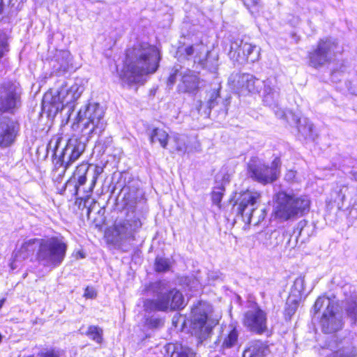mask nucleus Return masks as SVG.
I'll return each instance as SVG.
<instances>
[{"mask_svg":"<svg viewBox=\"0 0 357 357\" xmlns=\"http://www.w3.org/2000/svg\"><path fill=\"white\" fill-rule=\"evenodd\" d=\"M143 291L147 296H153V298L143 300L144 325L149 328H156L163 324L162 319L155 312L173 311L185 307L183 294L176 289H169L165 280L150 282L144 286Z\"/></svg>","mask_w":357,"mask_h":357,"instance_id":"1","label":"nucleus"},{"mask_svg":"<svg viewBox=\"0 0 357 357\" xmlns=\"http://www.w3.org/2000/svg\"><path fill=\"white\" fill-rule=\"evenodd\" d=\"M159 61V52L155 46L138 43L127 50L123 79L130 84L139 82L142 76L156 71Z\"/></svg>","mask_w":357,"mask_h":357,"instance_id":"2","label":"nucleus"},{"mask_svg":"<svg viewBox=\"0 0 357 357\" xmlns=\"http://www.w3.org/2000/svg\"><path fill=\"white\" fill-rule=\"evenodd\" d=\"M36 260L45 267L56 268L63 261L68 249L67 243L61 235L39 239Z\"/></svg>","mask_w":357,"mask_h":357,"instance_id":"3","label":"nucleus"},{"mask_svg":"<svg viewBox=\"0 0 357 357\" xmlns=\"http://www.w3.org/2000/svg\"><path fill=\"white\" fill-rule=\"evenodd\" d=\"M220 316L215 314L213 307L207 302L200 301L191 310L192 333L199 340L200 342L208 338Z\"/></svg>","mask_w":357,"mask_h":357,"instance_id":"4","label":"nucleus"},{"mask_svg":"<svg viewBox=\"0 0 357 357\" xmlns=\"http://www.w3.org/2000/svg\"><path fill=\"white\" fill-rule=\"evenodd\" d=\"M310 201L307 196L289 195L279 192L276 195L274 213L278 218L288 220L303 215L310 209Z\"/></svg>","mask_w":357,"mask_h":357,"instance_id":"5","label":"nucleus"},{"mask_svg":"<svg viewBox=\"0 0 357 357\" xmlns=\"http://www.w3.org/2000/svg\"><path fill=\"white\" fill-rule=\"evenodd\" d=\"M84 90L82 81L79 79L70 86L66 84L62 85L56 91V93L52 95L51 93L45 94L43 100V107H48L50 112L57 113L61 111L65 106H67L77 100Z\"/></svg>","mask_w":357,"mask_h":357,"instance_id":"6","label":"nucleus"},{"mask_svg":"<svg viewBox=\"0 0 357 357\" xmlns=\"http://www.w3.org/2000/svg\"><path fill=\"white\" fill-rule=\"evenodd\" d=\"M342 52L343 47L336 38L324 37L320 38L308 52V64L314 68H319L331 63Z\"/></svg>","mask_w":357,"mask_h":357,"instance_id":"7","label":"nucleus"},{"mask_svg":"<svg viewBox=\"0 0 357 357\" xmlns=\"http://www.w3.org/2000/svg\"><path fill=\"white\" fill-rule=\"evenodd\" d=\"M260 199L257 191L247 190L240 195L236 201L237 213L245 223L257 225L265 218V209L259 208Z\"/></svg>","mask_w":357,"mask_h":357,"instance_id":"8","label":"nucleus"},{"mask_svg":"<svg viewBox=\"0 0 357 357\" xmlns=\"http://www.w3.org/2000/svg\"><path fill=\"white\" fill-rule=\"evenodd\" d=\"M104 110L98 103H89L81 108L77 114V123L82 132L86 135H100L105 130L106 122Z\"/></svg>","mask_w":357,"mask_h":357,"instance_id":"9","label":"nucleus"},{"mask_svg":"<svg viewBox=\"0 0 357 357\" xmlns=\"http://www.w3.org/2000/svg\"><path fill=\"white\" fill-rule=\"evenodd\" d=\"M59 139L56 140L54 149V154L58 157L56 166L63 167V172L69 168L82 154L85 150V144L77 137L68 139L65 147L59 150Z\"/></svg>","mask_w":357,"mask_h":357,"instance_id":"10","label":"nucleus"},{"mask_svg":"<svg viewBox=\"0 0 357 357\" xmlns=\"http://www.w3.org/2000/svg\"><path fill=\"white\" fill-rule=\"evenodd\" d=\"M22 90L13 82L0 84V112L15 114L22 105Z\"/></svg>","mask_w":357,"mask_h":357,"instance_id":"11","label":"nucleus"},{"mask_svg":"<svg viewBox=\"0 0 357 357\" xmlns=\"http://www.w3.org/2000/svg\"><path fill=\"white\" fill-rule=\"evenodd\" d=\"M280 159L275 158L271 167L264 165L258 159H252L248 164L250 176L259 183L266 184L275 181L280 174Z\"/></svg>","mask_w":357,"mask_h":357,"instance_id":"12","label":"nucleus"},{"mask_svg":"<svg viewBox=\"0 0 357 357\" xmlns=\"http://www.w3.org/2000/svg\"><path fill=\"white\" fill-rule=\"evenodd\" d=\"M228 54L234 61L254 63L259 59V49L247 41L236 39L231 41Z\"/></svg>","mask_w":357,"mask_h":357,"instance_id":"13","label":"nucleus"},{"mask_svg":"<svg viewBox=\"0 0 357 357\" xmlns=\"http://www.w3.org/2000/svg\"><path fill=\"white\" fill-rule=\"evenodd\" d=\"M141 220L134 217L131 219L116 221L114 225L112 235L116 243L134 241L135 234L142 227Z\"/></svg>","mask_w":357,"mask_h":357,"instance_id":"14","label":"nucleus"},{"mask_svg":"<svg viewBox=\"0 0 357 357\" xmlns=\"http://www.w3.org/2000/svg\"><path fill=\"white\" fill-rule=\"evenodd\" d=\"M20 124L13 117L0 116V149H6L13 146L20 134Z\"/></svg>","mask_w":357,"mask_h":357,"instance_id":"15","label":"nucleus"},{"mask_svg":"<svg viewBox=\"0 0 357 357\" xmlns=\"http://www.w3.org/2000/svg\"><path fill=\"white\" fill-rule=\"evenodd\" d=\"M229 82L234 89L242 95L258 93L261 85V82L259 79L248 73L232 74L229 77Z\"/></svg>","mask_w":357,"mask_h":357,"instance_id":"16","label":"nucleus"},{"mask_svg":"<svg viewBox=\"0 0 357 357\" xmlns=\"http://www.w3.org/2000/svg\"><path fill=\"white\" fill-rule=\"evenodd\" d=\"M188 56L195 54V63L199 64L202 68H206L211 72H215L218 69V61L215 59H211L208 55V50L206 45L199 43L185 48Z\"/></svg>","mask_w":357,"mask_h":357,"instance_id":"17","label":"nucleus"},{"mask_svg":"<svg viewBox=\"0 0 357 357\" xmlns=\"http://www.w3.org/2000/svg\"><path fill=\"white\" fill-rule=\"evenodd\" d=\"M266 314L258 307L248 310L244 314L243 324L251 332L261 334L267 328Z\"/></svg>","mask_w":357,"mask_h":357,"instance_id":"18","label":"nucleus"},{"mask_svg":"<svg viewBox=\"0 0 357 357\" xmlns=\"http://www.w3.org/2000/svg\"><path fill=\"white\" fill-rule=\"evenodd\" d=\"M322 331L325 333H332L340 330L342 326L341 317L337 312V307L324 310L320 319Z\"/></svg>","mask_w":357,"mask_h":357,"instance_id":"19","label":"nucleus"},{"mask_svg":"<svg viewBox=\"0 0 357 357\" xmlns=\"http://www.w3.org/2000/svg\"><path fill=\"white\" fill-rule=\"evenodd\" d=\"M71 61L72 56L69 51L56 50L51 60L53 73L59 76L65 74L72 65Z\"/></svg>","mask_w":357,"mask_h":357,"instance_id":"20","label":"nucleus"},{"mask_svg":"<svg viewBox=\"0 0 357 357\" xmlns=\"http://www.w3.org/2000/svg\"><path fill=\"white\" fill-rule=\"evenodd\" d=\"M181 79L177 86L178 91L183 93H195L200 84L198 75L190 70L181 73Z\"/></svg>","mask_w":357,"mask_h":357,"instance_id":"21","label":"nucleus"},{"mask_svg":"<svg viewBox=\"0 0 357 357\" xmlns=\"http://www.w3.org/2000/svg\"><path fill=\"white\" fill-rule=\"evenodd\" d=\"M39 239L40 238H32L22 243L20 249L15 252L14 260L10 264L12 269L17 268L15 264L17 261L26 259L33 255L35 252H36L39 248Z\"/></svg>","mask_w":357,"mask_h":357,"instance_id":"22","label":"nucleus"},{"mask_svg":"<svg viewBox=\"0 0 357 357\" xmlns=\"http://www.w3.org/2000/svg\"><path fill=\"white\" fill-rule=\"evenodd\" d=\"M263 101L267 106L277 107L279 98V90L275 85V79L268 78L264 82Z\"/></svg>","mask_w":357,"mask_h":357,"instance_id":"23","label":"nucleus"},{"mask_svg":"<svg viewBox=\"0 0 357 357\" xmlns=\"http://www.w3.org/2000/svg\"><path fill=\"white\" fill-rule=\"evenodd\" d=\"M221 349H231L238 345V332L233 325L229 326L228 331L222 333L218 338Z\"/></svg>","mask_w":357,"mask_h":357,"instance_id":"24","label":"nucleus"},{"mask_svg":"<svg viewBox=\"0 0 357 357\" xmlns=\"http://www.w3.org/2000/svg\"><path fill=\"white\" fill-rule=\"evenodd\" d=\"M167 355L170 357H195L192 349L179 343H168L165 347Z\"/></svg>","mask_w":357,"mask_h":357,"instance_id":"25","label":"nucleus"},{"mask_svg":"<svg viewBox=\"0 0 357 357\" xmlns=\"http://www.w3.org/2000/svg\"><path fill=\"white\" fill-rule=\"evenodd\" d=\"M268 347L261 341H253L245 350L243 357H266L268 353Z\"/></svg>","mask_w":357,"mask_h":357,"instance_id":"26","label":"nucleus"},{"mask_svg":"<svg viewBox=\"0 0 357 357\" xmlns=\"http://www.w3.org/2000/svg\"><path fill=\"white\" fill-rule=\"evenodd\" d=\"M345 310L351 324L357 326V296L351 295L345 300Z\"/></svg>","mask_w":357,"mask_h":357,"instance_id":"27","label":"nucleus"},{"mask_svg":"<svg viewBox=\"0 0 357 357\" xmlns=\"http://www.w3.org/2000/svg\"><path fill=\"white\" fill-rule=\"evenodd\" d=\"M298 133L305 139H314L313 125L307 119L296 120Z\"/></svg>","mask_w":357,"mask_h":357,"instance_id":"28","label":"nucleus"},{"mask_svg":"<svg viewBox=\"0 0 357 357\" xmlns=\"http://www.w3.org/2000/svg\"><path fill=\"white\" fill-rule=\"evenodd\" d=\"M83 327L79 329L82 334L86 335L89 339L98 344H101L103 340V331L98 326H89L86 331H82Z\"/></svg>","mask_w":357,"mask_h":357,"instance_id":"29","label":"nucleus"},{"mask_svg":"<svg viewBox=\"0 0 357 357\" xmlns=\"http://www.w3.org/2000/svg\"><path fill=\"white\" fill-rule=\"evenodd\" d=\"M169 135L166 131L160 128H154L150 134V141L153 143L156 141L159 142L161 146L166 148L167 145V139Z\"/></svg>","mask_w":357,"mask_h":357,"instance_id":"30","label":"nucleus"},{"mask_svg":"<svg viewBox=\"0 0 357 357\" xmlns=\"http://www.w3.org/2000/svg\"><path fill=\"white\" fill-rule=\"evenodd\" d=\"M335 305V301L331 299L328 297L325 296H319L315 301V303L313 306V313L314 314L319 312L321 308L325 307V310H328V308L334 307Z\"/></svg>","mask_w":357,"mask_h":357,"instance_id":"31","label":"nucleus"},{"mask_svg":"<svg viewBox=\"0 0 357 357\" xmlns=\"http://www.w3.org/2000/svg\"><path fill=\"white\" fill-rule=\"evenodd\" d=\"M87 163H82L77 167L74 172V178L77 179L79 185H83L86 181V174L89 169Z\"/></svg>","mask_w":357,"mask_h":357,"instance_id":"32","label":"nucleus"},{"mask_svg":"<svg viewBox=\"0 0 357 357\" xmlns=\"http://www.w3.org/2000/svg\"><path fill=\"white\" fill-rule=\"evenodd\" d=\"M207 96L208 98L206 102V107L203 112L206 116H208L211 109L217 105L218 99L220 98L219 89H212L209 91L207 93Z\"/></svg>","mask_w":357,"mask_h":357,"instance_id":"33","label":"nucleus"},{"mask_svg":"<svg viewBox=\"0 0 357 357\" xmlns=\"http://www.w3.org/2000/svg\"><path fill=\"white\" fill-rule=\"evenodd\" d=\"M24 357H61L60 352L53 348H41L36 353Z\"/></svg>","mask_w":357,"mask_h":357,"instance_id":"34","label":"nucleus"},{"mask_svg":"<svg viewBox=\"0 0 357 357\" xmlns=\"http://www.w3.org/2000/svg\"><path fill=\"white\" fill-rule=\"evenodd\" d=\"M172 139L175 150L181 154L185 153L187 150L185 137L182 135L175 134L173 135Z\"/></svg>","mask_w":357,"mask_h":357,"instance_id":"35","label":"nucleus"},{"mask_svg":"<svg viewBox=\"0 0 357 357\" xmlns=\"http://www.w3.org/2000/svg\"><path fill=\"white\" fill-rule=\"evenodd\" d=\"M171 267V262L169 259L157 257L155 260L154 268L156 272H166L169 270Z\"/></svg>","mask_w":357,"mask_h":357,"instance_id":"36","label":"nucleus"},{"mask_svg":"<svg viewBox=\"0 0 357 357\" xmlns=\"http://www.w3.org/2000/svg\"><path fill=\"white\" fill-rule=\"evenodd\" d=\"M305 290V280L304 277H298L294 282L291 287V294L296 297H301L302 293Z\"/></svg>","mask_w":357,"mask_h":357,"instance_id":"37","label":"nucleus"},{"mask_svg":"<svg viewBox=\"0 0 357 357\" xmlns=\"http://www.w3.org/2000/svg\"><path fill=\"white\" fill-rule=\"evenodd\" d=\"M298 306V302L296 299L289 298L287 303L284 310L286 319H290L293 314L296 312Z\"/></svg>","mask_w":357,"mask_h":357,"instance_id":"38","label":"nucleus"},{"mask_svg":"<svg viewBox=\"0 0 357 357\" xmlns=\"http://www.w3.org/2000/svg\"><path fill=\"white\" fill-rule=\"evenodd\" d=\"M347 74V67L341 64L340 68H335L331 73V80L333 82H338L344 78Z\"/></svg>","mask_w":357,"mask_h":357,"instance_id":"39","label":"nucleus"},{"mask_svg":"<svg viewBox=\"0 0 357 357\" xmlns=\"http://www.w3.org/2000/svg\"><path fill=\"white\" fill-rule=\"evenodd\" d=\"M356 352L353 349L345 348L334 352L330 357H355Z\"/></svg>","mask_w":357,"mask_h":357,"instance_id":"40","label":"nucleus"},{"mask_svg":"<svg viewBox=\"0 0 357 357\" xmlns=\"http://www.w3.org/2000/svg\"><path fill=\"white\" fill-rule=\"evenodd\" d=\"M103 172V167L98 165H95L93 172V176L90 187V191H93V188L96 185L98 176Z\"/></svg>","mask_w":357,"mask_h":357,"instance_id":"41","label":"nucleus"},{"mask_svg":"<svg viewBox=\"0 0 357 357\" xmlns=\"http://www.w3.org/2000/svg\"><path fill=\"white\" fill-rule=\"evenodd\" d=\"M245 6L251 11V9L257 7L259 3V0H243Z\"/></svg>","mask_w":357,"mask_h":357,"instance_id":"42","label":"nucleus"},{"mask_svg":"<svg viewBox=\"0 0 357 357\" xmlns=\"http://www.w3.org/2000/svg\"><path fill=\"white\" fill-rule=\"evenodd\" d=\"M273 109L275 112V115L280 119H286L287 120V114L286 112L281 108L278 107V105L277 107H272Z\"/></svg>","mask_w":357,"mask_h":357,"instance_id":"43","label":"nucleus"},{"mask_svg":"<svg viewBox=\"0 0 357 357\" xmlns=\"http://www.w3.org/2000/svg\"><path fill=\"white\" fill-rule=\"evenodd\" d=\"M84 296L86 298H93L96 296V291L93 287H87L85 289Z\"/></svg>","mask_w":357,"mask_h":357,"instance_id":"44","label":"nucleus"},{"mask_svg":"<svg viewBox=\"0 0 357 357\" xmlns=\"http://www.w3.org/2000/svg\"><path fill=\"white\" fill-rule=\"evenodd\" d=\"M222 198V193L221 192H213L212 194V201L215 205L219 206Z\"/></svg>","mask_w":357,"mask_h":357,"instance_id":"45","label":"nucleus"},{"mask_svg":"<svg viewBox=\"0 0 357 357\" xmlns=\"http://www.w3.org/2000/svg\"><path fill=\"white\" fill-rule=\"evenodd\" d=\"M177 73H178V70H176L173 73H172L169 75L168 80H167V85L169 86H172L176 82Z\"/></svg>","mask_w":357,"mask_h":357,"instance_id":"46","label":"nucleus"},{"mask_svg":"<svg viewBox=\"0 0 357 357\" xmlns=\"http://www.w3.org/2000/svg\"><path fill=\"white\" fill-rule=\"evenodd\" d=\"M296 172L294 170H289L285 174V179L288 181H293L296 177Z\"/></svg>","mask_w":357,"mask_h":357,"instance_id":"47","label":"nucleus"},{"mask_svg":"<svg viewBox=\"0 0 357 357\" xmlns=\"http://www.w3.org/2000/svg\"><path fill=\"white\" fill-rule=\"evenodd\" d=\"M347 89L348 91L352 93V94H354V95H356L357 96V90H355L354 89H353L352 86H351V82H348L347 83Z\"/></svg>","mask_w":357,"mask_h":357,"instance_id":"48","label":"nucleus"},{"mask_svg":"<svg viewBox=\"0 0 357 357\" xmlns=\"http://www.w3.org/2000/svg\"><path fill=\"white\" fill-rule=\"evenodd\" d=\"M203 105H204V103H203V102L202 100H198L197 102L196 109L198 112V113L201 112V110H202Z\"/></svg>","mask_w":357,"mask_h":357,"instance_id":"49","label":"nucleus"},{"mask_svg":"<svg viewBox=\"0 0 357 357\" xmlns=\"http://www.w3.org/2000/svg\"><path fill=\"white\" fill-rule=\"evenodd\" d=\"M296 245V244L291 245V236H289L288 241L286 244V248H294Z\"/></svg>","mask_w":357,"mask_h":357,"instance_id":"50","label":"nucleus"},{"mask_svg":"<svg viewBox=\"0 0 357 357\" xmlns=\"http://www.w3.org/2000/svg\"><path fill=\"white\" fill-rule=\"evenodd\" d=\"M3 9V0H0V13L2 12Z\"/></svg>","mask_w":357,"mask_h":357,"instance_id":"51","label":"nucleus"},{"mask_svg":"<svg viewBox=\"0 0 357 357\" xmlns=\"http://www.w3.org/2000/svg\"><path fill=\"white\" fill-rule=\"evenodd\" d=\"M303 225H304V223H303L302 222H300L298 223V227H301V229H302V228H303Z\"/></svg>","mask_w":357,"mask_h":357,"instance_id":"52","label":"nucleus"},{"mask_svg":"<svg viewBox=\"0 0 357 357\" xmlns=\"http://www.w3.org/2000/svg\"><path fill=\"white\" fill-rule=\"evenodd\" d=\"M273 234L275 235L276 238L280 237V234L278 232H274Z\"/></svg>","mask_w":357,"mask_h":357,"instance_id":"53","label":"nucleus"},{"mask_svg":"<svg viewBox=\"0 0 357 357\" xmlns=\"http://www.w3.org/2000/svg\"><path fill=\"white\" fill-rule=\"evenodd\" d=\"M3 302L4 299L0 300V308L2 307Z\"/></svg>","mask_w":357,"mask_h":357,"instance_id":"54","label":"nucleus"},{"mask_svg":"<svg viewBox=\"0 0 357 357\" xmlns=\"http://www.w3.org/2000/svg\"><path fill=\"white\" fill-rule=\"evenodd\" d=\"M344 198H345V195H341V200L342 202L344 200Z\"/></svg>","mask_w":357,"mask_h":357,"instance_id":"55","label":"nucleus"},{"mask_svg":"<svg viewBox=\"0 0 357 357\" xmlns=\"http://www.w3.org/2000/svg\"><path fill=\"white\" fill-rule=\"evenodd\" d=\"M218 278L219 276L218 275H216L215 276H213V280L218 279Z\"/></svg>","mask_w":357,"mask_h":357,"instance_id":"56","label":"nucleus"},{"mask_svg":"<svg viewBox=\"0 0 357 357\" xmlns=\"http://www.w3.org/2000/svg\"><path fill=\"white\" fill-rule=\"evenodd\" d=\"M1 340H2V335H1V334L0 333V343L1 342Z\"/></svg>","mask_w":357,"mask_h":357,"instance_id":"57","label":"nucleus"},{"mask_svg":"<svg viewBox=\"0 0 357 357\" xmlns=\"http://www.w3.org/2000/svg\"><path fill=\"white\" fill-rule=\"evenodd\" d=\"M52 144V141L50 142V146H51Z\"/></svg>","mask_w":357,"mask_h":357,"instance_id":"58","label":"nucleus"},{"mask_svg":"<svg viewBox=\"0 0 357 357\" xmlns=\"http://www.w3.org/2000/svg\"><path fill=\"white\" fill-rule=\"evenodd\" d=\"M356 180H357V177H356Z\"/></svg>","mask_w":357,"mask_h":357,"instance_id":"59","label":"nucleus"},{"mask_svg":"<svg viewBox=\"0 0 357 357\" xmlns=\"http://www.w3.org/2000/svg\"><path fill=\"white\" fill-rule=\"evenodd\" d=\"M241 1H243V0H241Z\"/></svg>","mask_w":357,"mask_h":357,"instance_id":"60","label":"nucleus"},{"mask_svg":"<svg viewBox=\"0 0 357 357\" xmlns=\"http://www.w3.org/2000/svg\"><path fill=\"white\" fill-rule=\"evenodd\" d=\"M195 357H197V356H195Z\"/></svg>","mask_w":357,"mask_h":357,"instance_id":"61","label":"nucleus"}]
</instances>
